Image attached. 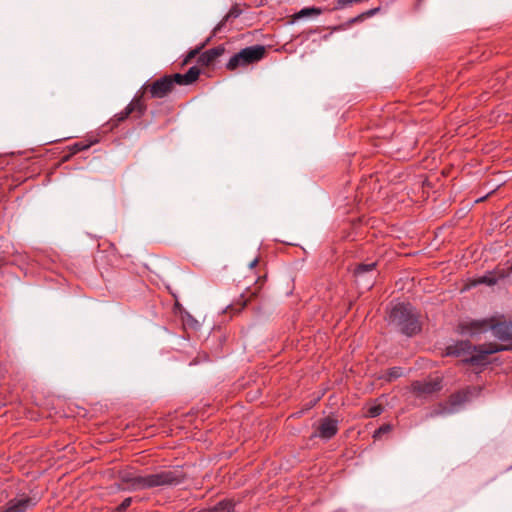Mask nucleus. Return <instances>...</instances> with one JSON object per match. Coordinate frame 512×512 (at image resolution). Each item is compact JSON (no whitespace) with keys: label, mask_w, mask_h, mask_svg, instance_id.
<instances>
[{"label":"nucleus","mask_w":512,"mask_h":512,"mask_svg":"<svg viewBox=\"0 0 512 512\" xmlns=\"http://www.w3.org/2000/svg\"><path fill=\"white\" fill-rule=\"evenodd\" d=\"M461 333L476 336L492 331L500 343L473 346L468 341H460L446 348V355L455 356L465 363L475 366L487 364L488 355L503 350H512V322L499 321L496 317L464 321L460 324Z\"/></svg>","instance_id":"obj_1"},{"label":"nucleus","mask_w":512,"mask_h":512,"mask_svg":"<svg viewBox=\"0 0 512 512\" xmlns=\"http://www.w3.org/2000/svg\"><path fill=\"white\" fill-rule=\"evenodd\" d=\"M402 375H403V369L402 368H400V367H393V368H390L389 370H387L382 377L390 382V381H393V380L401 377Z\"/></svg>","instance_id":"obj_12"},{"label":"nucleus","mask_w":512,"mask_h":512,"mask_svg":"<svg viewBox=\"0 0 512 512\" xmlns=\"http://www.w3.org/2000/svg\"><path fill=\"white\" fill-rule=\"evenodd\" d=\"M258 262H259L258 258L253 259V260L249 263V268H250V269L255 268V267L258 265Z\"/></svg>","instance_id":"obj_22"},{"label":"nucleus","mask_w":512,"mask_h":512,"mask_svg":"<svg viewBox=\"0 0 512 512\" xmlns=\"http://www.w3.org/2000/svg\"><path fill=\"white\" fill-rule=\"evenodd\" d=\"M132 503V498H126L122 501V503L116 508V512H124Z\"/></svg>","instance_id":"obj_17"},{"label":"nucleus","mask_w":512,"mask_h":512,"mask_svg":"<svg viewBox=\"0 0 512 512\" xmlns=\"http://www.w3.org/2000/svg\"><path fill=\"white\" fill-rule=\"evenodd\" d=\"M200 70L193 66L185 74L165 75L155 80L151 84L144 86V90H148L152 98H164L178 85H189L196 81L199 77Z\"/></svg>","instance_id":"obj_3"},{"label":"nucleus","mask_w":512,"mask_h":512,"mask_svg":"<svg viewBox=\"0 0 512 512\" xmlns=\"http://www.w3.org/2000/svg\"><path fill=\"white\" fill-rule=\"evenodd\" d=\"M512 272V265L505 269V268H497L496 270L492 272H488L487 274L480 276L473 280L472 285H478V284H487L489 286L494 285L498 282V280L509 277Z\"/></svg>","instance_id":"obj_8"},{"label":"nucleus","mask_w":512,"mask_h":512,"mask_svg":"<svg viewBox=\"0 0 512 512\" xmlns=\"http://www.w3.org/2000/svg\"><path fill=\"white\" fill-rule=\"evenodd\" d=\"M465 398H466V394L458 393V394L453 395V396L451 397V403H452L453 405H455V404H460L462 401H464V400H465Z\"/></svg>","instance_id":"obj_18"},{"label":"nucleus","mask_w":512,"mask_h":512,"mask_svg":"<svg viewBox=\"0 0 512 512\" xmlns=\"http://www.w3.org/2000/svg\"><path fill=\"white\" fill-rule=\"evenodd\" d=\"M375 267V263L370 264H359L355 270V275L360 277L362 274L372 271Z\"/></svg>","instance_id":"obj_14"},{"label":"nucleus","mask_w":512,"mask_h":512,"mask_svg":"<svg viewBox=\"0 0 512 512\" xmlns=\"http://www.w3.org/2000/svg\"><path fill=\"white\" fill-rule=\"evenodd\" d=\"M322 13V9L317 7H306L300 10L297 14L298 18L308 17V16H318Z\"/></svg>","instance_id":"obj_13"},{"label":"nucleus","mask_w":512,"mask_h":512,"mask_svg":"<svg viewBox=\"0 0 512 512\" xmlns=\"http://www.w3.org/2000/svg\"><path fill=\"white\" fill-rule=\"evenodd\" d=\"M198 52L199 50L197 49L190 51L183 63L187 64L191 59H193L198 54Z\"/></svg>","instance_id":"obj_20"},{"label":"nucleus","mask_w":512,"mask_h":512,"mask_svg":"<svg viewBox=\"0 0 512 512\" xmlns=\"http://www.w3.org/2000/svg\"><path fill=\"white\" fill-rule=\"evenodd\" d=\"M36 505V500L32 497L21 495L7 502L0 512H26Z\"/></svg>","instance_id":"obj_6"},{"label":"nucleus","mask_w":512,"mask_h":512,"mask_svg":"<svg viewBox=\"0 0 512 512\" xmlns=\"http://www.w3.org/2000/svg\"><path fill=\"white\" fill-rule=\"evenodd\" d=\"M352 3H354L353 0H338L336 8H344L351 5Z\"/></svg>","instance_id":"obj_19"},{"label":"nucleus","mask_w":512,"mask_h":512,"mask_svg":"<svg viewBox=\"0 0 512 512\" xmlns=\"http://www.w3.org/2000/svg\"><path fill=\"white\" fill-rule=\"evenodd\" d=\"M131 113L137 112L138 116H141L146 106L142 100V96L135 97L127 106Z\"/></svg>","instance_id":"obj_11"},{"label":"nucleus","mask_w":512,"mask_h":512,"mask_svg":"<svg viewBox=\"0 0 512 512\" xmlns=\"http://www.w3.org/2000/svg\"><path fill=\"white\" fill-rule=\"evenodd\" d=\"M265 55V48L261 45L250 46L242 49L233 55L228 61L226 67L229 70H235L239 67H246L260 61Z\"/></svg>","instance_id":"obj_5"},{"label":"nucleus","mask_w":512,"mask_h":512,"mask_svg":"<svg viewBox=\"0 0 512 512\" xmlns=\"http://www.w3.org/2000/svg\"><path fill=\"white\" fill-rule=\"evenodd\" d=\"M224 53V48L221 46L211 48L204 53H202L199 58L198 62L202 66H209L211 65L218 57H220Z\"/></svg>","instance_id":"obj_10"},{"label":"nucleus","mask_w":512,"mask_h":512,"mask_svg":"<svg viewBox=\"0 0 512 512\" xmlns=\"http://www.w3.org/2000/svg\"><path fill=\"white\" fill-rule=\"evenodd\" d=\"M181 478L179 470H164L149 475L126 473L122 476L123 481L135 490L178 484Z\"/></svg>","instance_id":"obj_2"},{"label":"nucleus","mask_w":512,"mask_h":512,"mask_svg":"<svg viewBox=\"0 0 512 512\" xmlns=\"http://www.w3.org/2000/svg\"><path fill=\"white\" fill-rule=\"evenodd\" d=\"M338 431L337 421L332 418H324L318 427V436L323 439L332 438Z\"/></svg>","instance_id":"obj_9"},{"label":"nucleus","mask_w":512,"mask_h":512,"mask_svg":"<svg viewBox=\"0 0 512 512\" xmlns=\"http://www.w3.org/2000/svg\"><path fill=\"white\" fill-rule=\"evenodd\" d=\"M378 11V9H372V10H369L368 12H366L364 15L366 16H372L374 15L376 12Z\"/></svg>","instance_id":"obj_23"},{"label":"nucleus","mask_w":512,"mask_h":512,"mask_svg":"<svg viewBox=\"0 0 512 512\" xmlns=\"http://www.w3.org/2000/svg\"><path fill=\"white\" fill-rule=\"evenodd\" d=\"M441 379L436 376L426 381H416L412 384V389L417 396H427L441 389Z\"/></svg>","instance_id":"obj_7"},{"label":"nucleus","mask_w":512,"mask_h":512,"mask_svg":"<svg viewBox=\"0 0 512 512\" xmlns=\"http://www.w3.org/2000/svg\"><path fill=\"white\" fill-rule=\"evenodd\" d=\"M88 147H89V145H82V144H80V143H76V144L74 145V149H75V151H81V150H84V149H86V148H88Z\"/></svg>","instance_id":"obj_21"},{"label":"nucleus","mask_w":512,"mask_h":512,"mask_svg":"<svg viewBox=\"0 0 512 512\" xmlns=\"http://www.w3.org/2000/svg\"><path fill=\"white\" fill-rule=\"evenodd\" d=\"M383 411V407L381 405H371L368 409H367V413L366 415L368 417H377L379 416Z\"/></svg>","instance_id":"obj_15"},{"label":"nucleus","mask_w":512,"mask_h":512,"mask_svg":"<svg viewBox=\"0 0 512 512\" xmlns=\"http://www.w3.org/2000/svg\"><path fill=\"white\" fill-rule=\"evenodd\" d=\"M131 114L132 113L130 112V110L126 107L123 111L115 115V121L122 122L125 119H127Z\"/></svg>","instance_id":"obj_16"},{"label":"nucleus","mask_w":512,"mask_h":512,"mask_svg":"<svg viewBox=\"0 0 512 512\" xmlns=\"http://www.w3.org/2000/svg\"><path fill=\"white\" fill-rule=\"evenodd\" d=\"M389 319L408 336L414 335L420 330L418 318L410 304L399 303L395 305L391 309Z\"/></svg>","instance_id":"obj_4"}]
</instances>
